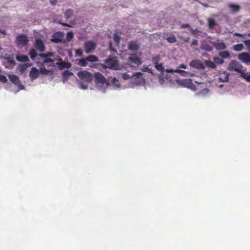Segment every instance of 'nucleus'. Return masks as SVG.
Instances as JSON below:
<instances>
[{"instance_id": "nucleus-1", "label": "nucleus", "mask_w": 250, "mask_h": 250, "mask_svg": "<svg viewBox=\"0 0 250 250\" xmlns=\"http://www.w3.org/2000/svg\"><path fill=\"white\" fill-rule=\"evenodd\" d=\"M104 63L102 64L104 68H109L113 70L119 69L118 61L115 58H110L104 60Z\"/></svg>"}, {"instance_id": "nucleus-2", "label": "nucleus", "mask_w": 250, "mask_h": 250, "mask_svg": "<svg viewBox=\"0 0 250 250\" xmlns=\"http://www.w3.org/2000/svg\"><path fill=\"white\" fill-rule=\"evenodd\" d=\"M29 55L30 57V58L33 61H35V58L36 57L39 58H49L52 57L54 56V53L52 52H47L45 53H40L38 54L36 50L35 49H31L29 52Z\"/></svg>"}, {"instance_id": "nucleus-3", "label": "nucleus", "mask_w": 250, "mask_h": 250, "mask_svg": "<svg viewBox=\"0 0 250 250\" xmlns=\"http://www.w3.org/2000/svg\"><path fill=\"white\" fill-rule=\"evenodd\" d=\"M79 79L83 81L90 83L93 79L92 74L86 70H82L77 73Z\"/></svg>"}, {"instance_id": "nucleus-4", "label": "nucleus", "mask_w": 250, "mask_h": 250, "mask_svg": "<svg viewBox=\"0 0 250 250\" xmlns=\"http://www.w3.org/2000/svg\"><path fill=\"white\" fill-rule=\"evenodd\" d=\"M227 69L229 71H234L240 74L244 69L243 65L235 60H231L229 62Z\"/></svg>"}, {"instance_id": "nucleus-5", "label": "nucleus", "mask_w": 250, "mask_h": 250, "mask_svg": "<svg viewBox=\"0 0 250 250\" xmlns=\"http://www.w3.org/2000/svg\"><path fill=\"white\" fill-rule=\"evenodd\" d=\"M85 52L87 54H89L94 52L96 49V44L92 41H87L85 42L84 44Z\"/></svg>"}, {"instance_id": "nucleus-6", "label": "nucleus", "mask_w": 250, "mask_h": 250, "mask_svg": "<svg viewBox=\"0 0 250 250\" xmlns=\"http://www.w3.org/2000/svg\"><path fill=\"white\" fill-rule=\"evenodd\" d=\"M38 62L37 63L39 64H41L42 66L44 65V64H47V63H49L47 65L48 67L53 66L54 65V61L49 58H39L38 57L36 59Z\"/></svg>"}, {"instance_id": "nucleus-7", "label": "nucleus", "mask_w": 250, "mask_h": 250, "mask_svg": "<svg viewBox=\"0 0 250 250\" xmlns=\"http://www.w3.org/2000/svg\"><path fill=\"white\" fill-rule=\"evenodd\" d=\"M17 44L18 46H24L28 43V40L26 35L21 34L16 39Z\"/></svg>"}, {"instance_id": "nucleus-8", "label": "nucleus", "mask_w": 250, "mask_h": 250, "mask_svg": "<svg viewBox=\"0 0 250 250\" xmlns=\"http://www.w3.org/2000/svg\"><path fill=\"white\" fill-rule=\"evenodd\" d=\"M177 83L183 87L191 88L193 85L191 80L190 79H179L176 81Z\"/></svg>"}, {"instance_id": "nucleus-9", "label": "nucleus", "mask_w": 250, "mask_h": 250, "mask_svg": "<svg viewBox=\"0 0 250 250\" xmlns=\"http://www.w3.org/2000/svg\"><path fill=\"white\" fill-rule=\"evenodd\" d=\"M34 47L40 52H43L45 50V46L43 41L40 39H36L34 43Z\"/></svg>"}, {"instance_id": "nucleus-10", "label": "nucleus", "mask_w": 250, "mask_h": 250, "mask_svg": "<svg viewBox=\"0 0 250 250\" xmlns=\"http://www.w3.org/2000/svg\"><path fill=\"white\" fill-rule=\"evenodd\" d=\"M96 83L104 84L106 83L105 78L100 72H96L93 75Z\"/></svg>"}, {"instance_id": "nucleus-11", "label": "nucleus", "mask_w": 250, "mask_h": 250, "mask_svg": "<svg viewBox=\"0 0 250 250\" xmlns=\"http://www.w3.org/2000/svg\"><path fill=\"white\" fill-rule=\"evenodd\" d=\"M10 81L14 84L19 86L21 89H23L24 86L21 83L19 78L15 75H10L9 76Z\"/></svg>"}, {"instance_id": "nucleus-12", "label": "nucleus", "mask_w": 250, "mask_h": 250, "mask_svg": "<svg viewBox=\"0 0 250 250\" xmlns=\"http://www.w3.org/2000/svg\"><path fill=\"white\" fill-rule=\"evenodd\" d=\"M238 59L243 62L248 64L250 62V54L246 52L242 53L238 55Z\"/></svg>"}, {"instance_id": "nucleus-13", "label": "nucleus", "mask_w": 250, "mask_h": 250, "mask_svg": "<svg viewBox=\"0 0 250 250\" xmlns=\"http://www.w3.org/2000/svg\"><path fill=\"white\" fill-rule=\"evenodd\" d=\"M142 76H143V74L141 72L134 73L131 76H130L129 74H128L127 73H125L122 74V77L124 80H129L131 78L133 77H135L138 79H140Z\"/></svg>"}, {"instance_id": "nucleus-14", "label": "nucleus", "mask_w": 250, "mask_h": 250, "mask_svg": "<svg viewBox=\"0 0 250 250\" xmlns=\"http://www.w3.org/2000/svg\"><path fill=\"white\" fill-rule=\"evenodd\" d=\"M40 71L36 67H32L29 73V77L32 80L36 79L39 75Z\"/></svg>"}, {"instance_id": "nucleus-15", "label": "nucleus", "mask_w": 250, "mask_h": 250, "mask_svg": "<svg viewBox=\"0 0 250 250\" xmlns=\"http://www.w3.org/2000/svg\"><path fill=\"white\" fill-rule=\"evenodd\" d=\"M189 65L194 68L200 69L203 68V65L199 60H193L189 63Z\"/></svg>"}, {"instance_id": "nucleus-16", "label": "nucleus", "mask_w": 250, "mask_h": 250, "mask_svg": "<svg viewBox=\"0 0 250 250\" xmlns=\"http://www.w3.org/2000/svg\"><path fill=\"white\" fill-rule=\"evenodd\" d=\"M62 35L61 32L55 33L53 34L51 41L55 43H59L62 42Z\"/></svg>"}, {"instance_id": "nucleus-17", "label": "nucleus", "mask_w": 250, "mask_h": 250, "mask_svg": "<svg viewBox=\"0 0 250 250\" xmlns=\"http://www.w3.org/2000/svg\"><path fill=\"white\" fill-rule=\"evenodd\" d=\"M129 61L131 63L139 65L142 63L140 59L135 55H132L129 57Z\"/></svg>"}, {"instance_id": "nucleus-18", "label": "nucleus", "mask_w": 250, "mask_h": 250, "mask_svg": "<svg viewBox=\"0 0 250 250\" xmlns=\"http://www.w3.org/2000/svg\"><path fill=\"white\" fill-rule=\"evenodd\" d=\"M213 45L218 50H224L227 48L226 45L223 42H214Z\"/></svg>"}, {"instance_id": "nucleus-19", "label": "nucleus", "mask_w": 250, "mask_h": 250, "mask_svg": "<svg viewBox=\"0 0 250 250\" xmlns=\"http://www.w3.org/2000/svg\"><path fill=\"white\" fill-rule=\"evenodd\" d=\"M128 48L129 50L134 51L139 50L140 46L136 42L132 41L129 43Z\"/></svg>"}, {"instance_id": "nucleus-20", "label": "nucleus", "mask_w": 250, "mask_h": 250, "mask_svg": "<svg viewBox=\"0 0 250 250\" xmlns=\"http://www.w3.org/2000/svg\"><path fill=\"white\" fill-rule=\"evenodd\" d=\"M167 72H174L177 73L178 74H182V75L184 76H187L188 75H189L190 74V73L189 72L180 69V68H178V67L175 70L167 69Z\"/></svg>"}, {"instance_id": "nucleus-21", "label": "nucleus", "mask_w": 250, "mask_h": 250, "mask_svg": "<svg viewBox=\"0 0 250 250\" xmlns=\"http://www.w3.org/2000/svg\"><path fill=\"white\" fill-rule=\"evenodd\" d=\"M73 75V73L69 70H65L62 73V80L64 83L66 82L69 79L70 76Z\"/></svg>"}, {"instance_id": "nucleus-22", "label": "nucleus", "mask_w": 250, "mask_h": 250, "mask_svg": "<svg viewBox=\"0 0 250 250\" xmlns=\"http://www.w3.org/2000/svg\"><path fill=\"white\" fill-rule=\"evenodd\" d=\"M59 68L62 70L64 68H69L71 66V64L69 62H62L58 63Z\"/></svg>"}, {"instance_id": "nucleus-23", "label": "nucleus", "mask_w": 250, "mask_h": 250, "mask_svg": "<svg viewBox=\"0 0 250 250\" xmlns=\"http://www.w3.org/2000/svg\"><path fill=\"white\" fill-rule=\"evenodd\" d=\"M218 56L222 59H229L230 58V53L228 51H221L219 52Z\"/></svg>"}, {"instance_id": "nucleus-24", "label": "nucleus", "mask_w": 250, "mask_h": 250, "mask_svg": "<svg viewBox=\"0 0 250 250\" xmlns=\"http://www.w3.org/2000/svg\"><path fill=\"white\" fill-rule=\"evenodd\" d=\"M40 73L43 75H50L52 74L53 71L52 70H48L44 67L42 66L40 68Z\"/></svg>"}, {"instance_id": "nucleus-25", "label": "nucleus", "mask_w": 250, "mask_h": 250, "mask_svg": "<svg viewBox=\"0 0 250 250\" xmlns=\"http://www.w3.org/2000/svg\"><path fill=\"white\" fill-rule=\"evenodd\" d=\"M18 61L21 62H27L29 61L28 57L25 55H19L16 57Z\"/></svg>"}, {"instance_id": "nucleus-26", "label": "nucleus", "mask_w": 250, "mask_h": 250, "mask_svg": "<svg viewBox=\"0 0 250 250\" xmlns=\"http://www.w3.org/2000/svg\"><path fill=\"white\" fill-rule=\"evenodd\" d=\"M228 7L231 9L233 12H237L240 9V7L238 5L233 4H229Z\"/></svg>"}, {"instance_id": "nucleus-27", "label": "nucleus", "mask_w": 250, "mask_h": 250, "mask_svg": "<svg viewBox=\"0 0 250 250\" xmlns=\"http://www.w3.org/2000/svg\"><path fill=\"white\" fill-rule=\"evenodd\" d=\"M86 60L87 62H93L99 61V59L95 55H90L86 57Z\"/></svg>"}, {"instance_id": "nucleus-28", "label": "nucleus", "mask_w": 250, "mask_h": 250, "mask_svg": "<svg viewBox=\"0 0 250 250\" xmlns=\"http://www.w3.org/2000/svg\"><path fill=\"white\" fill-rule=\"evenodd\" d=\"M161 60V57L159 55L153 56L151 58V61L155 65L158 63Z\"/></svg>"}, {"instance_id": "nucleus-29", "label": "nucleus", "mask_w": 250, "mask_h": 250, "mask_svg": "<svg viewBox=\"0 0 250 250\" xmlns=\"http://www.w3.org/2000/svg\"><path fill=\"white\" fill-rule=\"evenodd\" d=\"M205 64L208 68L215 69L216 67V65L215 62L210 61H206L205 62Z\"/></svg>"}, {"instance_id": "nucleus-30", "label": "nucleus", "mask_w": 250, "mask_h": 250, "mask_svg": "<svg viewBox=\"0 0 250 250\" xmlns=\"http://www.w3.org/2000/svg\"><path fill=\"white\" fill-rule=\"evenodd\" d=\"M246 70L243 69L242 72L240 73L241 76L246 80L247 82H250V75L245 73Z\"/></svg>"}, {"instance_id": "nucleus-31", "label": "nucleus", "mask_w": 250, "mask_h": 250, "mask_svg": "<svg viewBox=\"0 0 250 250\" xmlns=\"http://www.w3.org/2000/svg\"><path fill=\"white\" fill-rule=\"evenodd\" d=\"M73 14V11L71 9H68L64 13V17L66 19H68L72 17Z\"/></svg>"}, {"instance_id": "nucleus-32", "label": "nucleus", "mask_w": 250, "mask_h": 250, "mask_svg": "<svg viewBox=\"0 0 250 250\" xmlns=\"http://www.w3.org/2000/svg\"><path fill=\"white\" fill-rule=\"evenodd\" d=\"M244 48V46L242 43L237 44L233 46V49L236 51H240Z\"/></svg>"}, {"instance_id": "nucleus-33", "label": "nucleus", "mask_w": 250, "mask_h": 250, "mask_svg": "<svg viewBox=\"0 0 250 250\" xmlns=\"http://www.w3.org/2000/svg\"><path fill=\"white\" fill-rule=\"evenodd\" d=\"M213 61L215 62V64H222L224 62V61L223 59H222L219 57H213Z\"/></svg>"}, {"instance_id": "nucleus-34", "label": "nucleus", "mask_w": 250, "mask_h": 250, "mask_svg": "<svg viewBox=\"0 0 250 250\" xmlns=\"http://www.w3.org/2000/svg\"><path fill=\"white\" fill-rule=\"evenodd\" d=\"M78 64L81 66H86L87 65V61L85 58H83L79 60Z\"/></svg>"}, {"instance_id": "nucleus-35", "label": "nucleus", "mask_w": 250, "mask_h": 250, "mask_svg": "<svg viewBox=\"0 0 250 250\" xmlns=\"http://www.w3.org/2000/svg\"><path fill=\"white\" fill-rule=\"evenodd\" d=\"M155 67L160 72H163L164 70V67L162 63H158L155 64Z\"/></svg>"}, {"instance_id": "nucleus-36", "label": "nucleus", "mask_w": 250, "mask_h": 250, "mask_svg": "<svg viewBox=\"0 0 250 250\" xmlns=\"http://www.w3.org/2000/svg\"><path fill=\"white\" fill-rule=\"evenodd\" d=\"M208 23L209 28H213L215 25V20L211 18L208 19Z\"/></svg>"}, {"instance_id": "nucleus-37", "label": "nucleus", "mask_w": 250, "mask_h": 250, "mask_svg": "<svg viewBox=\"0 0 250 250\" xmlns=\"http://www.w3.org/2000/svg\"><path fill=\"white\" fill-rule=\"evenodd\" d=\"M167 40L170 43H175L177 42L176 38L174 36L167 37Z\"/></svg>"}, {"instance_id": "nucleus-38", "label": "nucleus", "mask_w": 250, "mask_h": 250, "mask_svg": "<svg viewBox=\"0 0 250 250\" xmlns=\"http://www.w3.org/2000/svg\"><path fill=\"white\" fill-rule=\"evenodd\" d=\"M142 70L144 72H147L150 74H151L152 75L154 74L152 70L150 68H149L148 66L143 67L142 69Z\"/></svg>"}, {"instance_id": "nucleus-39", "label": "nucleus", "mask_w": 250, "mask_h": 250, "mask_svg": "<svg viewBox=\"0 0 250 250\" xmlns=\"http://www.w3.org/2000/svg\"><path fill=\"white\" fill-rule=\"evenodd\" d=\"M73 38V33L72 32H68L66 35V39L68 41H71Z\"/></svg>"}, {"instance_id": "nucleus-40", "label": "nucleus", "mask_w": 250, "mask_h": 250, "mask_svg": "<svg viewBox=\"0 0 250 250\" xmlns=\"http://www.w3.org/2000/svg\"><path fill=\"white\" fill-rule=\"evenodd\" d=\"M113 39L115 42L117 43H119L120 42L121 38L116 34H115L113 36Z\"/></svg>"}, {"instance_id": "nucleus-41", "label": "nucleus", "mask_w": 250, "mask_h": 250, "mask_svg": "<svg viewBox=\"0 0 250 250\" xmlns=\"http://www.w3.org/2000/svg\"><path fill=\"white\" fill-rule=\"evenodd\" d=\"M229 75L228 73L226 74L224 79L223 80L221 78H220L219 79L220 81L223 82H227L229 81Z\"/></svg>"}, {"instance_id": "nucleus-42", "label": "nucleus", "mask_w": 250, "mask_h": 250, "mask_svg": "<svg viewBox=\"0 0 250 250\" xmlns=\"http://www.w3.org/2000/svg\"><path fill=\"white\" fill-rule=\"evenodd\" d=\"M244 43L248 47L249 51H250V40H247L244 41Z\"/></svg>"}, {"instance_id": "nucleus-43", "label": "nucleus", "mask_w": 250, "mask_h": 250, "mask_svg": "<svg viewBox=\"0 0 250 250\" xmlns=\"http://www.w3.org/2000/svg\"><path fill=\"white\" fill-rule=\"evenodd\" d=\"M7 81L6 77L2 75H0V81L3 83H6Z\"/></svg>"}, {"instance_id": "nucleus-44", "label": "nucleus", "mask_w": 250, "mask_h": 250, "mask_svg": "<svg viewBox=\"0 0 250 250\" xmlns=\"http://www.w3.org/2000/svg\"><path fill=\"white\" fill-rule=\"evenodd\" d=\"M76 54L79 56H82L83 52L81 49H77L76 50Z\"/></svg>"}, {"instance_id": "nucleus-45", "label": "nucleus", "mask_w": 250, "mask_h": 250, "mask_svg": "<svg viewBox=\"0 0 250 250\" xmlns=\"http://www.w3.org/2000/svg\"><path fill=\"white\" fill-rule=\"evenodd\" d=\"M178 68H183V69H186L187 68V66L186 65H185V64L184 63H182V64H180L179 66H178Z\"/></svg>"}, {"instance_id": "nucleus-46", "label": "nucleus", "mask_w": 250, "mask_h": 250, "mask_svg": "<svg viewBox=\"0 0 250 250\" xmlns=\"http://www.w3.org/2000/svg\"><path fill=\"white\" fill-rule=\"evenodd\" d=\"M190 27V25L188 23L183 24L181 25L182 28H188Z\"/></svg>"}, {"instance_id": "nucleus-47", "label": "nucleus", "mask_w": 250, "mask_h": 250, "mask_svg": "<svg viewBox=\"0 0 250 250\" xmlns=\"http://www.w3.org/2000/svg\"><path fill=\"white\" fill-rule=\"evenodd\" d=\"M198 44V41L194 39L191 42L192 45H197Z\"/></svg>"}, {"instance_id": "nucleus-48", "label": "nucleus", "mask_w": 250, "mask_h": 250, "mask_svg": "<svg viewBox=\"0 0 250 250\" xmlns=\"http://www.w3.org/2000/svg\"><path fill=\"white\" fill-rule=\"evenodd\" d=\"M81 87L83 89H86L87 88V85L83 84L82 83H81Z\"/></svg>"}, {"instance_id": "nucleus-49", "label": "nucleus", "mask_w": 250, "mask_h": 250, "mask_svg": "<svg viewBox=\"0 0 250 250\" xmlns=\"http://www.w3.org/2000/svg\"><path fill=\"white\" fill-rule=\"evenodd\" d=\"M0 33L3 35H6V31L5 30H3V29H0Z\"/></svg>"}, {"instance_id": "nucleus-50", "label": "nucleus", "mask_w": 250, "mask_h": 250, "mask_svg": "<svg viewBox=\"0 0 250 250\" xmlns=\"http://www.w3.org/2000/svg\"><path fill=\"white\" fill-rule=\"evenodd\" d=\"M50 2L52 5H55L56 2V1L55 0H51Z\"/></svg>"}, {"instance_id": "nucleus-51", "label": "nucleus", "mask_w": 250, "mask_h": 250, "mask_svg": "<svg viewBox=\"0 0 250 250\" xmlns=\"http://www.w3.org/2000/svg\"><path fill=\"white\" fill-rule=\"evenodd\" d=\"M61 24H62V25H64V26H68V27H70V26L69 25V24L68 23H61V22H60Z\"/></svg>"}, {"instance_id": "nucleus-52", "label": "nucleus", "mask_w": 250, "mask_h": 250, "mask_svg": "<svg viewBox=\"0 0 250 250\" xmlns=\"http://www.w3.org/2000/svg\"><path fill=\"white\" fill-rule=\"evenodd\" d=\"M189 39L188 38H187V39H186L185 40V42H189Z\"/></svg>"}, {"instance_id": "nucleus-53", "label": "nucleus", "mask_w": 250, "mask_h": 250, "mask_svg": "<svg viewBox=\"0 0 250 250\" xmlns=\"http://www.w3.org/2000/svg\"><path fill=\"white\" fill-rule=\"evenodd\" d=\"M115 81L118 82V81L115 78H114L113 79V82H115Z\"/></svg>"}, {"instance_id": "nucleus-54", "label": "nucleus", "mask_w": 250, "mask_h": 250, "mask_svg": "<svg viewBox=\"0 0 250 250\" xmlns=\"http://www.w3.org/2000/svg\"><path fill=\"white\" fill-rule=\"evenodd\" d=\"M236 36H239V37H242V35L241 34H240V33L236 34Z\"/></svg>"}, {"instance_id": "nucleus-55", "label": "nucleus", "mask_w": 250, "mask_h": 250, "mask_svg": "<svg viewBox=\"0 0 250 250\" xmlns=\"http://www.w3.org/2000/svg\"><path fill=\"white\" fill-rule=\"evenodd\" d=\"M142 77V76L139 79H141L142 80H144V79H143Z\"/></svg>"}, {"instance_id": "nucleus-56", "label": "nucleus", "mask_w": 250, "mask_h": 250, "mask_svg": "<svg viewBox=\"0 0 250 250\" xmlns=\"http://www.w3.org/2000/svg\"><path fill=\"white\" fill-rule=\"evenodd\" d=\"M248 36H249V37H250V34H248Z\"/></svg>"}, {"instance_id": "nucleus-57", "label": "nucleus", "mask_w": 250, "mask_h": 250, "mask_svg": "<svg viewBox=\"0 0 250 250\" xmlns=\"http://www.w3.org/2000/svg\"><path fill=\"white\" fill-rule=\"evenodd\" d=\"M208 51H210L211 50V49H208Z\"/></svg>"}]
</instances>
